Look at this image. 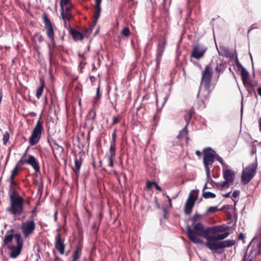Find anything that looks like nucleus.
Listing matches in <instances>:
<instances>
[{
	"instance_id": "nucleus-38",
	"label": "nucleus",
	"mask_w": 261,
	"mask_h": 261,
	"mask_svg": "<svg viewBox=\"0 0 261 261\" xmlns=\"http://www.w3.org/2000/svg\"><path fill=\"white\" fill-rule=\"evenodd\" d=\"M122 119V117L120 115L113 116L112 118V124L116 125L119 123Z\"/></svg>"
},
{
	"instance_id": "nucleus-4",
	"label": "nucleus",
	"mask_w": 261,
	"mask_h": 261,
	"mask_svg": "<svg viewBox=\"0 0 261 261\" xmlns=\"http://www.w3.org/2000/svg\"><path fill=\"white\" fill-rule=\"evenodd\" d=\"M257 167V164L254 163L249 165L243 170L241 181L243 185L248 184L253 178L256 174Z\"/></svg>"
},
{
	"instance_id": "nucleus-33",
	"label": "nucleus",
	"mask_w": 261,
	"mask_h": 261,
	"mask_svg": "<svg viewBox=\"0 0 261 261\" xmlns=\"http://www.w3.org/2000/svg\"><path fill=\"white\" fill-rule=\"evenodd\" d=\"M117 128H115L112 133V140L110 143V149H116V138Z\"/></svg>"
},
{
	"instance_id": "nucleus-21",
	"label": "nucleus",
	"mask_w": 261,
	"mask_h": 261,
	"mask_svg": "<svg viewBox=\"0 0 261 261\" xmlns=\"http://www.w3.org/2000/svg\"><path fill=\"white\" fill-rule=\"evenodd\" d=\"M224 239L223 235L222 233L221 234H217L216 236H210L208 238H207V241L205 243V246L208 248V246L209 243H218V241L222 240Z\"/></svg>"
},
{
	"instance_id": "nucleus-16",
	"label": "nucleus",
	"mask_w": 261,
	"mask_h": 261,
	"mask_svg": "<svg viewBox=\"0 0 261 261\" xmlns=\"http://www.w3.org/2000/svg\"><path fill=\"white\" fill-rule=\"evenodd\" d=\"M55 248L63 255L65 253V244H64V240L62 239L61 234L59 232L56 236L55 238Z\"/></svg>"
},
{
	"instance_id": "nucleus-32",
	"label": "nucleus",
	"mask_w": 261,
	"mask_h": 261,
	"mask_svg": "<svg viewBox=\"0 0 261 261\" xmlns=\"http://www.w3.org/2000/svg\"><path fill=\"white\" fill-rule=\"evenodd\" d=\"M40 86L37 89L36 96L38 99H39L42 94L44 87L45 86V82L43 79H40Z\"/></svg>"
},
{
	"instance_id": "nucleus-55",
	"label": "nucleus",
	"mask_w": 261,
	"mask_h": 261,
	"mask_svg": "<svg viewBox=\"0 0 261 261\" xmlns=\"http://www.w3.org/2000/svg\"><path fill=\"white\" fill-rule=\"evenodd\" d=\"M239 240H243L244 239V235L243 233H240L238 236Z\"/></svg>"
},
{
	"instance_id": "nucleus-61",
	"label": "nucleus",
	"mask_w": 261,
	"mask_h": 261,
	"mask_svg": "<svg viewBox=\"0 0 261 261\" xmlns=\"http://www.w3.org/2000/svg\"><path fill=\"white\" fill-rule=\"evenodd\" d=\"M230 194V192H228V193L225 194L223 196H224V197H225L226 198H228V197H229Z\"/></svg>"
},
{
	"instance_id": "nucleus-19",
	"label": "nucleus",
	"mask_w": 261,
	"mask_h": 261,
	"mask_svg": "<svg viewBox=\"0 0 261 261\" xmlns=\"http://www.w3.org/2000/svg\"><path fill=\"white\" fill-rule=\"evenodd\" d=\"M95 5L94 8V20L93 21V23L94 25H95L97 23V21L100 15V12L101 11V3L102 0H95Z\"/></svg>"
},
{
	"instance_id": "nucleus-17",
	"label": "nucleus",
	"mask_w": 261,
	"mask_h": 261,
	"mask_svg": "<svg viewBox=\"0 0 261 261\" xmlns=\"http://www.w3.org/2000/svg\"><path fill=\"white\" fill-rule=\"evenodd\" d=\"M24 163L32 166L36 172L38 173L40 172L39 163L33 155H29L28 159L24 160Z\"/></svg>"
},
{
	"instance_id": "nucleus-46",
	"label": "nucleus",
	"mask_w": 261,
	"mask_h": 261,
	"mask_svg": "<svg viewBox=\"0 0 261 261\" xmlns=\"http://www.w3.org/2000/svg\"><path fill=\"white\" fill-rule=\"evenodd\" d=\"M34 38H36L39 42L41 43L43 42L44 38L42 35L40 33H36L34 35Z\"/></svg>"
},
{
	"instance_id": "nucleus-59",
	"label": "nucleus",
	"mask_w": 261,
	"mask_h": 261,
	"mask_svg": "<svg viewBox=\"0 0 261 261\" xmlns=\"http://www.w3.org/2000/svg\"><path fill=\"white\" fill-rule=\"evenodd\" d=\"M259 131L261 132V117L258 120Z\"/></svg>"
},
{
	"instance_id": "nucleus-63",
	"label": "nucleus",
	"mask_w": 261,
	"mask_h": 261,
	"mask_svg": "<svg viewBox=\"0 0 261 261\" xmlns=\"http://www.w3.org/2000/svg\"><path fill=\"white\" fill-rule=\"evenodd\" d=\"M57 212H56V213H55V215H54V218H55V221H57Z\"/></svg>"
},
{
	"instance_id": "nucleus-34",
	"label": "nucleus",
	"mask_w": 261,
	"mask_h": 261,
	"mask_svg": "<svg viewBox=\"0 0 261 261\" xmlns=\"http://www.w3.org/2000/svg\"><path fill=\"white\" fill-rule=\"evenodd\" d=\"M19 166L18 165V164H17L15 167L14 168V169L12 170L11 171V175H10V178H11V179H15V177L19 173Z\"/></svg>"
},
{
	"instance_id": "nucleus-53",
	"label": "nucleus",
	"mask_w": 261,
	"mask_h": 261,
	"mask_svg": "<svg viewBox=\"0 0 261 261\" xmlns=\"http://www.w3.org/2000/svg\"><path fill=\"white\" fill-rule=\"evenodd\" d=\"M155 188V189H156V190L160 191V192H161L162 191V188L156 183L154 182V185H153Z\"/></svg>"
},
{
	"instance_id": "nucleus-14",
	"label": "nucleus",
	"mask_w": 261,
	"mask_h": 261,
	"mask_svg": "<svg viewBox=\"0 0 261 261\" xmlns=\"http://www.w3.org/2000/svg\"><path fill=\"white\" fill-rule=\"evenodd\" d=\"M48 143L50 146L54 157L57 159L58 156H61L63 155L64 152V148L58 144L55 140H53V143L50 140H48Z\"/></svg>"
},
{
	"instance_id": "nucleus-29",
	"label": "nucleus",
	"mask_w": 261,
	"mask_h": 261,
	"mask_svg": "<svg viewBox=\"0 0 261 261\" xmlns=\"http://www.w3.org/2000/svg\"><path fill=\"white\" fill-rule=\"evenodd\" d=\"M194 205L195 202L187 200L184 207V212L185 214L190 215L192 212Z\"/></svg>"
},
{
	"instance_id": "nucleus-35",
	"label": "nucleus",
	"mask_w": 261,
	"mask_h": 261,
	"mask_svg": "<svg viewBox=\"0 0 261 261\" xmlns=\"http://www.w3.org/2000/svg\"><path fill=\"white\" fill-rule=\"evenodd\" d=\"M100 83H99L98 87L96 89V94L95 97H94V100H93V104L94 105H95V104L97 102V100L100 99L101 98V95L100 93Z\"/></svg>"
},
{
	"instance_id": "nucleus-37",
	"label": "nucleus",
	"mask_w": 261,
	"mask_h": 261,
	"mask_svg": "<svg viewBox=\"0 0 261 261\" xmlns=\"http://www.w3.org/2000/svg\"><path fill=\"white\" fill-rule=\"evenodd\" d=\"M202 196L205 199L214 198L216 196V194L210 192H203Z\"/></svg>"
},
{
	"instance_id": "nucleus-30",
	"label": "nucleus",
	"mask_w": 261,
	"mask_h": 261,
	"mask_svg": "<svg viewBox=\"0 0 261 261\" xmlns=\"http://www.w3.org/2000/svg\"><path fill=\"white\" fill-rule=\"evenodd\" d=\"M8 194L10 198V201L13 199H16L18 198H22L19 194L17 192L15 189H9Z\"/></svg>"
},
{
	"instance_id": "nucleus-64",
	"label": "nucleus",
	"mask_w": 261,
	"mask_h": 261,
	"mask_svg": "<svg viewBox=\"0 0 261 261\" xmlns=\"http://www.w3.org/2000/svg\"><path fill=\"white\" fill-rule=\"evenodd\" d=\"M206 189H207V184H206L205 185L204 187V188H203V192H204V190H205Z\"/></svg>"
},
{
	"instance_id": "nucleus-26",
	"label": "nucleus",
	"mask_w": 261,
	"mask_h": 261,
	"mask_svg": "<svg viewBox=\"0 0 261 261\" xmlns=\"http://www.w3.org/2000/svg\"><path fill=\"white\" fill-rule=\"evenodd\" d=\"M240 73L241 75L242 80L243 83V84L245 86H246V85L251 86V83L248 82V80L249 75V72L243 66H241Z\"/></svg>"
},
{
	"instance_id": "nucleus-28",
	"label": "nucleus",
	"mask_w": 261,
	"mask_h": 261,
	"mask_svg": "<svg viewBox=\"0 0 261 261\" xmlns=\"http://www.w3.org/2000/svg\"><path fill=\"white\" fill-rule=\"evenodd\" d=\"M116 155V149H109V153L106 154L109 161V166L112 167L114 166V160Z\"/></svg>"
},
{
	"instance_id": "nucleus-2",
	"label": "nucleus",
	"mask_w": 261,
	"mask_h": 261,
	"mask_svg": "<svg viewBox=\"0 0 261 261\" xmlns=\"http://www.w3.org/2000/svg\"><path fill=\"white\" fill-rule=\"evenodd\" d=\"M43 121L42 120L41 116H40L29 138V143L31 146H34L39 142L42 133L43 132Z\"/></svg>"
},
{
	"instance_id": "nucleus-49",
	"label": "nucleus",
	"mask_w": 261,
	"mask_h": 261,
	"mask_svg": "<svg viewBox=\"0 0 261 261\" xmlns=\"http://www.w3.org/2000/svg\"><path fill=\"white\" fill-rule=\"evenodd\" d=\"M154 182L153 181H149L147 180L146 181V188L147 189H149L151 188L152 186L154 185Z\"/></svg>"
},
{
	"instance_id": "nucleus-5",
	"label": "nucleus",
	"mask_w": 261,
	"mask_h": 261,
	"mask_svg": "<svg viewBox=\"0 0 261 261\" xmlns=\"http://www.w3.org/2000/svg\"><path fill=\"white\" fill-rule=\"evenodd\" d=\"M213 74V68L211 64L205 66L204 70L201 73V84H203L205 89L208 92L212 85Z\"/></svg>"
},
{
	"instance_id": "nucleus-52",
	"label": "nucleus",
	"mask_w": 261,
	"mask_h": 261,
	"mask_svg": "<svg viewBox=\"0 0 261 261\" xmlns=\"http://www.w3.org/2000/svg\"><path fill=\"white\" fill-rule=\"evenodd\" d=\"M36 209H37V207H35L32 211V216H31V218H34L37 215V213H36Z\"/></svg>"
},
{
	"instance_id": "nucleus-3",
	"label": "nucleus",
	"mask_w": 261,
	"mask_h": 261,
	"mask_svg": "<svg viewBox=\"0 0 261 261\" xmlns=\"http://www.w3.org/2000/svg\"><path fill=\"white\" fill-rule=\"evenodd\" d=\"M203 164L206 171V174L207 178L211 177V171L209 165H212L214 162L215 150L211 147L205 148L203 149Z\"/></svg>"
},
{
	"instance_id": "nucleus-51",
	"label": "nucleus",
	"mask_w": 261,
	"mask_h": 261,
	"mask_svg": "<svg viewBox=\"0 0 261 261\" xmlns=\"http://www.w3.org/2000/svg\"><path fill=\"white\" fill-rule=\"evenodd\" d=\"M240 192L238 190H235L232 193V197L236 198L239 196Z\"/></svg>"
},
{
	"instance_id": "nucleus-24",
	"label": "nucleus",
	"mask_w": 261,
	"mask_h": 261,
	"mask_svg": "<svg viewBox=\"0 0 261 261\" xmlns=\"http://www.w3.org/2000/svg\"><path fill=\"white\" fill-rule=\"evenodd\" d=\"M48 48L49 50L48 55H49V65L50 67L55 66L57 65V61L56 57L55 55L54 51L53 49H51L50 44H48Z\"/></svg>"
},
{
	"instance_id": "nucleus-10",
	"label": "nucleus",
	"mask_w": 261,
	"mask_h": 261,
	"mask_svg": "<svg viewBox=\"0 0 261 261\" xmlns=\"http://www.w3.org/2000/svg\"><path fill=\"white\" fill-rule=\"evenodd\" d=\"M186 114L185 115V120L186 122V125L184 127V128L179 132L178 135L177 136V138L178 139H181L183 138L184 136H186V139H188V131L187 129V126L189 124V122L192 117L193 114L194 113V109L193 108H191L189 110H186L185 111Z\"/></svg>"
},
{
	"instance_id": "nucleus-31",
	"label": "nucleus",
	"mask_w": 261,
	"mask_h": 261,
	"mask_svg": "<svg viewBox=\"0 0 261 261\" xmlns=\"http://www.w3.org/2000/svg\"><path fill=\"white\" fill-rule=\"evenodd\" d=\"M198 195V191L196 190H193L190 192L187 200L195 203L197 199Z\"/></svg>"
},
{
	"instance_id": "nucleus-56",
	"label": "nucleus",
	"mask_w": 261,
	"mask_h": 261,
	"mask_svg": "<svg viewBox=\"0 0 261 261\" xmlns=\"http://www.w3.org/2000/svg\"><path fill=\"white\" fill-rule=\"evenodd\" d=\"M166 197L168 198L170 207H172L171 199H170V197L168 195H166Z\"/></svg>"
},
{
	"instance_id": "nucleus-44",
	"label": "nucleus",
	"mask_w": 261,
	"mask_h": 261,
	"mask_svg": "<svg viewBox=\"0 0 261 261\" xmlns=\"http://www.w3.org/2000/svg\"><path fill=\"white\" fill-rule=\"evenodd\" d=\"M219 211L217 206H211L206 211L207 214L210 213H215Z\"/></svg>"
},
{
	"instance_id": "nucleus-36",
	"label": "nucleus",
	"mask_w": 261,
	"mask_h": 261,
	"mask_svg": "<svg viewBox=\"0 0 261 261\" xmlns=\"http://www.w3.org/2000/svg\"><path fill=\"white\" fill-rule=\"evenodd\" d=\"M225 68V66L224 64L221 63L218 65L215 68V71L218 74L222 73Z\"/></svg>"
},
{
	"instance_id": "nucleus-22",
	"label": "nucleus",
	"mask_w": 261,
	"mask_h": 261,
	"mask_svg": "<svg viewBox=\"0 0 261 261\" xmlns=\"http://www.w3.org/2000/svg\"><path fill=\"white\" fill-rule=\"evenodd\" d=\"M14 229H10L8 230L3 240V246H6L12 242L13 238H15V234L14 235Z\"/></svg>"
},
{
	"instance_id": "nucleus-60",
	"label": "nucleus",
	"mask_w": 261,
	"mask_h": 261,
	"mask_svg": "<svg viewBox=\"0 0 261 261\" xmlns=\"http://www.w3.org/2000/svg\"><path fill=\"white\" fill-rule=\"evenodd\" d=\"M257 93L259 94V95L261 97V87H259L257 89Z\"/></svg>"
},
{
	"instance_id": "nucleus-9",
	"label": "nucleus",
	"mask_w": 261,
	"mask_h": 261,
	"mask_svg": "<svg viewBox=\"0 0 261 261\" xmlns=\"http://www.w3.org/2000/svg\"><path fill=\"white\" fill-rule=\"evenodd\" d=\"M236 243V241L234 240H227L218 243H211L208 244V248L212 251H216L218 250L223 249L225 248H228L234 245Z\"/></svg>"
},
{
	"instance_id": "nucleus-39",
	"label": "nucleus",
	"mask_w": 261,
	"mask_h": 261,
	"mask_svg": "<svg viewBox=\"0 0 261 261\" xmlns=\"http://www.w3.org/2000/svg\"><path fill=\"white\" fill-rule=\"evenodd\" d=\"M121 35L125 37H128L130 35V32L128 28L124 27L121 31Z\"/></svg>"
},
{
	"instance_id": "nucleus-57",
	"label": "nucleus",
	"mask_w": 261,
	"mask_h": 261,
	"mask_svg": "<svg viewBox=\"0 0 261 261\" xmlns=\"http://www.w3.org/2000/svg\"><path fill=\"white\" fill-rule=\"evenodd\" d=\"M222 234L223 235L224 239H225L226 238H227L228 236V235L229 234V232H225L224 233H222Z\"/></svg>"
},
{
	"instance_id": "nucleus-8",
	"label": "nucleus",
	"mask_w": 261,
	"mask_h": 261,
	"mask_svg": "<svg viewBox=\"0 0 261 261\" xmlns=\"http://www.w3.org/2000/svg\"><path fill=\"white\" fill-rule=\"evenodd\" d=\"M207 47L202 43H197L192 46L191 58L200 60L204 57Z\"/></svg>"
},
{
	"instance_id": "nucleus-27",
	"label": "nucleus",
	"mask_w": 261,
	"mask_h": 261,
	"mask_svg": "<svg viewBox=\"0 0 261 261\" xmlns=\"http://www.w3.org/2000/svg\"><path fill=\"white\" fill-rule=\"evenodd\" d=\"M82 162L83 159L81 156H80L79 159L76 158L74 160V167L72 168V170L77 177L79 176Z\"/></svg>"
},
{
	"instance_id": "nucleus-20",
	"label": "nucleus",
	"mask_w": 261,
	"mask_h": 261,
	"mask_svg": "<svg viewBox=\"0 0 261 261\" xmlns=\"http://www.w3.org/2000/svg\"><path fill=\"white\" fill-rule=\"evenodd\" d=\"M210 233L215 234L217 232H223L229 229V227L225 225H217L208 227Z\"/></svg>"
},
{
	"instance_id": "nucleus-58",
	"label": "nucleus",
	"mask_w": 261,
	"mask_h": 261,
	"mask_svg": "<svg viewBox=\"0 0 261 261\" xmlns=\"http://www.w3.org/2000/svg\"><path fill=\"white\" fill-rule=\"evenodd\" d=\"M195 153L198 156H200L201 155V153L199 150H196Z\"/></svg>"
},
{
	"instance_id": "nucleus-40",
	"label": "nucleus",
	"mask_w": 261,
	"mask_h": 261,
	"mask_svg": "<svg viewBox=\"0 0 261 261\" xmlns=\"http://www.w3.org/2000/svg\"><path fill=\"white\" fill-rule=\"evenodd\" d=\"M10 181V185H9V189H15V188L17 186V183L15 181L14 179H9Z\"/></svg>"
},
{
	"instance_id": "nucleus-1",
	"label": "nucleus",
	"mask_w": 261,
	"mask_h": 261,
	"mask_svg": "<svg viewBox=\"0 0 261 261\" xmlns=\"http://www.w3.org/2000/svg\"><path fill=\"white\" fill-rule=\"evenodd\" d=\"M187 233L189 240L194 243H201L202 241L199 238V237H202L207 240L209 237L210 231L208 227L204 228L203 224L201 222L196 223L193 228L190 226L187 227Z\"/></svg>"
},
{
	"instance_id": "nucleus-48",
	"label": "nucleus",
	"mask_w": 261,
	"mask_h": 261,
	"mask_svg": "<svg viewBox=\"0 0 261 261\" xmlns=\"http://www.w3.org/2000/svg\"><path fill=\"white\" fill-rule=\"evenodd\" d=\"M216 159L222 164L223 166V168H224L225 166H227L224 163L223 160L221 157L218 155L217 157H216Z\"/></svg>"
},
{
	"instance_id": "nucleus-50",
	"label": "nucleus",
	"mask_w": 261,
	"mask_h": 261,
	"mask_svg": "<svg viewBox=\"0 0 261 261\" xmlns=\"http://www.w3.org/2000/svg\"><path fill=\"white\" fill-rule=\"evenodd\" d=\"M229 182H230L226 181V180L225 181H224L221 185L222 188H228L229 186Z\"/></svg>"
},
{
	"instance_id": "nucleus-12",
	"label": "nucleus",
	"mask_w": 261,
	"mask_h": 261,
	"mask_svg": "<svg viewBox=\"0 0 261 261\" xmlns=\"http://www.w3.org/2000/svg\"><path fill=\"white\" fill-rule=\"evenodd\" d=\"M36 224L33 220L23 223L21 226V229L25 238L28 237L34 231Z\"/></svg>"
},
{
	"instance_id": "nucleus-41",
	"label": "nucleus",
	"mask_w": 261,
	"mask_h": 261,
	"mask_svg": "<svg viewBox=\"0 0 261 261\" xmlns=\"http://www.w3.org/2000/svg\"><path fill=\"white\" fill-rule=\"evenodd\" d=\"M10 138V135L8 132H6L3 138V144L6 145Z\"/></svg>"
},
{
	"instance_id": "nucleus-42",
	"label": "nucleus",
	"mask_w": 261,
	"mask_h": 261,
	"mask_svg": "<svg viewBox=\"0 0 261 261\" xmlns=\"http://www.w3.org/2000/svg\"><path fill=\"white\" fill-rule=\"evenodd\" d=\"M70 4H72L71 3V0H60V5L61 7L67 6Z\"/></svg>"
},
{
	"instance_id": "nucleus-7",
	"label": "nucleus",
	"mask_w": 261,
	"mask_h": 261,
	"mask_svg": "<svg viewBox=\"0 0 261 261\" xmlns=\"http://www.w3.org/2000/svg\"><path fill=\"white\" fill-rule=\"evenodd\" d=\"M72 7V4L61 7L60 18L64 21V26L66 29L70 28V21L73 19V16L71 13Z\"/></svg>"
},
{
	"instance_id": "nucleus-45",
	"label": "nucleus",
	"mask_w": 261,
	"mask_h": 261,
	"mask_svg": "<svg viewBox=\"0 0 261 261\" xmlns=\"http://www.w3.org/2000/svg\"><path fill=\"white\" fill-rule=\"evenodd\" d=\"M200 217L201 216L199 214L196 213L191 218V221L194 224L196 223L197 221L200 220Z\"/></svg>"
},
{
	"instance_id": "nucleus-15",
	"label": "nucleus",
	"mask_w": 261,
	"mask_h": 261,
	"mask_svg": "<svg viewBox=\"0 0 261 261\" xmlns=\"http://www.w3.org/2000/svg\"><path fill=\"white\" fill-rule=\"evenodd\" d=\"M166 44V40L164 39L159 41L158 43L155 59L157 66L159 65L160 62L162 60L163 54L165 50Z\"/></svg>"
},
{
	"instance_id": "nucleus-6",
	"label": "nucleus",
	"mask_w": 261,
	"mask_h": 261,
	"mask_svg": "<svg viewBox=\"0 0 261 261\" xmlns=\"http://www.w3.org/2000/svg\"><path fill=\"white\" fill-rule=\"evenodd\" d=\"M10 206L7 211L14 216H20L23 211L24 199L18 198L10 201Z\"/></svg>"
},
{
	"instance_id": "nucleus-25",
	"label": "nucleus",
	"mask_w": 261,
	"mask_h": 261,
	"mask_svg": "<svg viewBox=\"0 0 261 261\" xmlns=\"http://www.w3.org/2000/svg\"><path fill=\"white\" fill-rule=\"evenodd\" d=\"M82 248L83 245L82 243L79 242L76 246L75 249L73 252L72 261H77V260L81 257Z\"/></svg>"
},
{
	"instance_id": "nucleus-62",
	"label": "nucleus",
	"mask_w": 261,
	"mask_h": 261,
	"mask_svg": "<svg viewBox=\"0 0 261 261\" xmlns=\"http://www.w3.org/2000/svg\"><path fill=\"white\" fill-rule=\"evenodd\" d=\"M97 70V68H96L94 64H93V68L92 69V71H96Z\"/></svg>"
},
{
	"instance_id": "nucleus-43",
	"label": "nucleus",
	"mask_w": 261,
	"mask_h": 261,
	"mask_svg": "<svg viewBox=\"0 0 261 261\" xmlns=\"http://www.w3.org/2000/svg\"><path fill=\"white\" fill-rule=\"evenodd\" d=\"M82 31L84 35L86 37H88V36L91 34V30L87 28L86 27H84L82 29Z\"/></svg>"
},
{
	"instance_id": "nucleus-13",
	"label": "nucleus",
	"mask_w": 261,
	"mask_h": 261,
	"mask_svg": "<svg viewBox=\"0 0 261 261\" xmlns=\"http://www.w3.org/2000/svg\"><path fill=\"white\" fill-rule=\"evenodd\" d=\"M44 28L46 31V34L48 39L55 38L54 26L50 20L44 14L43 16Z\"/></svg>"
},
{
	"instance_id": "nucleus-47",
	"label": "nucleus",
	"mask_w": 261,
	"mask_h": 261,
	"mask_svg": "<svg viewBox=\"0 0 261 261\" xmlns=\"http://www.w3.org/2000/svg\"><path fill=\"white\" fill-rule=\"evenodd\" d=\"M49 39L50 40V42L51 43V45L50 44L51 49L54 50V48L56 47V43L55 41V38H50Z\"/></svg>"
},
{
	"instance_id": "nucleus-23",
	"label": "nucleus",
	"mask_w": 261,
	"mask_h": 261,
	"mask_svg": "<svg viewBox=\"0 0 261 261\" xmlns=\"http://www.w3.org/2000/svg\"><path fill=\"white\" fill-rule=\"evenodd\" d=\"M68 29L69 30L70 34L72 36V38L74 41L82 40L83 39V34L79 32L76 29L72 28L71 26L70 28H68Z\"/></svg>"
},
{
	"instance_id": "nucleus-18",
	"label": "nucleus",
	"mask_w": 261,
	"mask_h": 261,
	"mask_svg": "<svg viewBox=\"0 0 261 261\" xmlns=\"http://www.w3.org/2000/svg\"><path fill=\"white\" fill-rule=\"evenodd\" d=\"M223 175L225 180L232 182L235 174L233 171L228 169V166H225L223 168Z\"/></svg>"
},
{
	"instance_id": "nucleus-54",
	"label": "nucleus",
	"mask_w": 261,
	"mask_h": 261,
	"mask_svg": "<svg viewBox=\"0 0 261 261\" xmlns=\"http://www.w3.org/2000/svg\"><path fill=\"white\" fill-rule=\"evenodd\" d=\"M89 79L92 84H93V83L95 81V77L94 76L90 75Z\"/></svg>"
},
{
	"instance_id": "nucleus-11",
	"label": "nucleus",
	"mask_w": 261,
	"mask_h": 261,
	"mask_svg": "<svg viewBox=\"0 0 261 261\" xmlns=\"http://www.w3.org/2000/svg\"><path fill=\"white\" fill-rule=\"evenodd\" d=\"M15 239L16 241L17 245L12 246L10 248V256L14 258L17 257L20 254L23 245V242L19 234H15Z\"/></svg>"
}]
</instances>
